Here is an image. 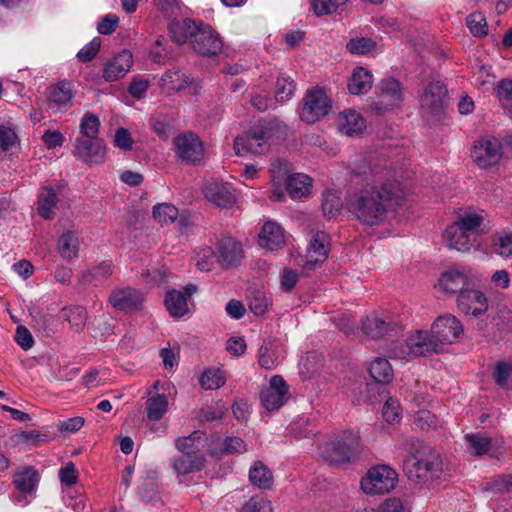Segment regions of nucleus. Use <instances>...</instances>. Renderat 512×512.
Wrapping results in <instances>:
<instances>
[{
    "label": "nucleus",
    "mask_w": 512,
    "mask_h": 512,
    "mask_svg": "<svg viewBox=\"0 0 512 512\" xmlns=\"http://www.w3.org/2000/svg\"><path fill=\"white\" fill-rule=\"evenodd\" d=\"M352 182L361 188L348 193V210L362 224L383 223L389 211L402 206L409 194L407 186L390 178V170L381 162H356L351 167Z\"/></svg>",
    "instance_id": "obj_1"
},
{
    "label": "nucleus",
    "mask_w": 512,
    "mask_h": 512,
    "mask_svg": "<svg viewBox=\"0 0 512 512\" xmlns=\"http://www.w3.org/2000/svg\"><path fill=\"white\" fill-rule=\"evenodd\" d=\"M483 211L468 209L450 224L443 233V240L449 249L469 252L477 246L478 238L486 233Z\"/></svg>",
    "instance_id": "obj_2"
},
{
    "label": "nucleus",
    "mask_w": 512,
    "mask_h": 512,
    "mask_svg": "<svg viewBox=\"0 0 512 512\" xmlns=\"http://www.w3.org/2000/svg\"><path fill=\"white\" fill-rule=\"evenodd\" d=\"M404 471L415 483L438 479L442 473V460L436 450L419 442L415 452L404 461Z\"/></svg>",
    "instance_id": "obj_3"
},
{
    "label": "nucleus",
    "mask_w": 512,
    "mask_h": 512,
    "mask_svg": "<svg viewBox=\"0 0 512 512\" xmlns=\"http://www.w3.org/2000/svg\"><path fill=\"white\" fill-rule=\"evenodd\" d=\"M441 350L433 339L431 332L416 330L404 342H397L388 351L389 357L403 361H410L419 356L439 353Z\"/></svg>",
    "instance_id": "obj_4"
},
{
    "label": "nucleus",
    "mask_w": 512,
    "mask_h": 512,
    "mask_svg": "<svg viewBox=\"0 0 512 512\" xmlns=\"http://www.w3.org/2000/svg\"><path fill=\"white\" fill-rule=\"evenodd\" d=\"M423 86L419 96L420 107L425 117H434L441 113L447 99V88L432 72L425 71L419 75Z\"/></svg>",
    "instance_id": "obj_5"
},
{
    "label": "nucleus",
    "mask_w": 512,
    "mask_h": 512,
    "mask_svg": "<svg viewBox=\"0 0 512 512\" xmlns=\"http://www.w3.org/2000/svg\"><path fill=\"white\" fill-rule=\"evenodd\" d=\"M359 435L353 430L344 431L339 440L327 442L320 447L321 457L334 464L349 462L358 452Z\"/></svg>",
    "instance_id": "obj_6"
},
{
    "label": "nucleus",
    "mask_w": 512,
    "mask_h": 512,
    "mask_svg": "<svg viewBox=\"0 0 512 512\" xmlns=\"http://www.w3.org/2000/svg\"><path fill=\"white\" fill-rule=\"evenodd\" d=\"M271 127H254L234 140L235 155L238 157L261 156L270 148Z\"/></svg>",
    "instance_id": "obj_7"
},
{
    "label": "nucleus",
    "mask_w": 512,
    "mask_h": 512,
    "mask_svg": "<svg viewBox=\"0 0 512 512\" xmlns=\"http://www.w3.org/2000/svg\"><path fill=\"white\" fill-rule=\"evenodd\" d=\"M332 108L331 99L323 88L308 89L303 97L300 107L302 121L313 124L326 116Z\"/></svg>",
    "instance_id": "obj_8"
},
{
    "label": "nucleus",
    "mask_w": 512,
    "mask_h": 512,
    "mask_svg": "<svg viewBox=\"0 0 512 512\" xmlns=\"http://www.w3.org/2000/svg\"><path fill=\"white\" fill-rule=\"evenodd\" d=\"M398 475L394 469L387 465H378L370 468L361 480V489L364 493L375 495L389 493L395 488Z\"/></svg>",
    "instance_id": "obj_9"
},
{
    "label": "nucleus",
    "mask_w": 512,
    "mask_h": 512,
    "mask_svg": "<svg viewBox=\"0 0 512 512\" xmlns=\"http://www.w3.org/2000/svg\"><path fill=\"white\" fill-rule=\"evenodd\" d=\"M431 334L439 349L442 351L445 345L451 344L463 333L461 322L451 314L439 316L431 326Z\"/></svg>",
    "instance_id": "obj_10"
},
{
    "label": "nucleus",
    "mask_w": 512,
    "mask_h": 512,
    "mask_svg": "<svg viewBox=\"0 0 512 512\" xmlns=\"http://www.w3.org/2000/svg\"><path fill=\"white\" fill-rule=\"evenodd\" d=\"M289 397V389L285 380L280 375H274L269 385L260 391L262 406L268 411H275L281 408Z\"/></svg>",
    "instance_id": "obj_11"
},
{
    "label": "nucleus",
    "mask_w": 512,
    "mask_h": 512,
    "mask_svg": "<svg viewBox=\"0 0 512 512\" xmlns=\"http://www.w3.org/2000/svg\"><path fill=\"white\" fill-rule=\"evenodd\" d=\"M379 92V100L373 103L377 111H385L399 105L403 100V88L396 79L392 77L382 79L376 86Z\"/></svg>",
    "instance_id": "obj_12"
},
{
    "label": "nucleus",
    "mask_w": 512,
    "mask_h": 512,
    "mask_svg": "<svg viewBox=\"0 0 512 512\" xmlns=\"http://www.w3.org/2000/svg\"><path fill=\"white\" fill-rule=\"evenodd\" d=\"M191 44L195 52L207 57L217 55L223 46L218 34L207 24H201Z\"/></svg>",
    "instance_id": "obj_13"
},
{
    "label": "nucleus",
    "mask_w": 512,
    "mask_h": 512,
    "mask_svg": "<svg viewBox=\"0 0 512 512\" xmlns=\"http://www.w3.org/2000/svg\"><path fill=\"white\" fill-rule=\"evenodd\" d=\"M39 482V475L35 468L26 467L14 474L13 485L17 493L14 498L17 503L26 505L29 503V496H32Z\"/></svg>",
    "instance_id": "obj_14"
},
{
    "label": "nucleus",
    "mask_w": 512,
    "mask_h": 512,
    "mask_svg": "<svg viewBox=\"0 0 512 512\" xmlns=\"http://www.w3.org/2000/svg\"><path fill=\"white\" fill-rule=\"evenodd\" d=\"M109 303L116 310L130 313L142 307L143 295L132 287L117 288L111 292Z\"/></svg>",
    "instance_id": "obj_15"
},
{
    "label": "nucleus",
    "mask_w": 512,
    "mask_h": 512,
    "mask_svg": "<svg viewBox=\"0 0 512 512\" xmlns=\"http://www.w3.org/2000/svg\"><path fill=\"white\" fill-rule=\"evenodd\" d=\"M457 306L464 314L477 317L488 310V300L480 290L464 289L457 297Z\"/></svg>",
    "instance_id": "obj_16"
},
{
    "label": "nucleus",
    "mask_w": 512,
    "mask_h": 512,
    "mask_svg": "<svg viewBox=\"0 0 512 512\" xmlns=\"http://www.w3.org/2000/svg\"><path fill=\"white\" fill-rule=\"evenodd\" d=\"M178 156L182 160H200L204 156V145L199 136L191 131L174 138Z\"/></svg>",
    "instance_id": "obj_17"
},
{
    "label": "nucleus",
    "mask_w": 512,
    "mask_h": 512,
    "mask_svg": "<svg viewBox=\"0 0 512 512\" xmlns=\"http://www.w3.org/2000/svg\"><path fill=\"white\" fill-rule=\"evenodd\" d=\"M329 236L323 232L315 233L307 247V261L304 270H313L325 262L329 253Z\"/></svg>",
    "instance_id": "obj_18"
},
{
    "label": "nucleus",
    "mask_w": 512,
    "mask_h": 512,
    "mask_svg": "<svg viewBox=\"0 0 512 512\" xmlns=\"http://www.w3.org/2000/svg\"><path fill=\"white\" fill-rule=\"evenodd\" d=\"M203 193L209 202L222 208L229 207L236 201V195L229 183L207 182L203 187Z\"/></svg>",
    "instance_id": "obj_19"
},
{
    "label": "nucleus",
    "mask_w": 512,
    "mask_h": 512,
    "mask_svg": "<svg viewBox=\"0 0 512 512\" xmlns=\"http://www.w3.org/2000/svg\"><path fill=\"white\" fill-rule=\"evenodd\" d=\"M132 64V53L129 50L124 49L104 65L103 78L106 82L117 81L130 71Z\"/></svg>",
    "instance_id": "obj_20"
},
{
    "label": "nucleus",
    "mask_w": 512,
    "mask_h": 512,
    "mask_svg": "<svg viewBox=\"0 0 512 512\" xmlns=\"http://www.w3.org/2000/svg\"><path fill=\"white\" fill-rule=\"evenodd\" d=\"M260 245L268 250H277L285 244V231L283 227L275 221H267L262 227L259 235Z\"/></svg>",
    "instance_id": "obj_21"
},
{
    "label": "nucleus",
    "mask_w": 512,
    "mask_h": 512,
    "mask_svg": "<svg viewBox=\"0 0 512 512\" xmlns=\"http://www.w3.org/2000/svg\"><path fill=\"white\" fill-rule=\"evenodd\" d=\"M471 157L474 160L502 157V143L494 136H484L474 142Z\"/></svg>",
    "instance_id": "obj_22"
},
{
    "label": "nucleus",
    "mask_w": 512,
    "mask_h": 512,
    "mask_svg": "<svg viewBox=\"0 0 512 512\" xmlns=\"http://www.w3.org/2000/svg\"><path fill=\"white\" fill-rule=\"evenodd\" d=\"M241 244L230 237H225L217 242V255L219 263L224 268L236 264L242 258Z\"/></svg>",
    "instance_id": "obj_23"
},
{
    "label": "nucleus",
    "mask_w": 512,
    "mask_h": 512,
    "mask_svg": "<svg viewBox=\"0 0 512 512\" xmlns=\"http://www.w3.org/2000/svg\"><path fill=\"white\" fill-rule=\"evenodd\" d=\"M202 23H196L190 18L178 19L174 17L168 25L173 40L178 44L185 43L188 39L192 42L194 35L200 30Z\"/></svg>",
    "instance_id": "obj_24"
},
{
    "label": "nucleus",
    "mask_w": 512,
    "mask_h": 512,
    "mask_svg": "<svg viewBox=\"0 0 512 512\" xmlns=\"http://www.w3.org/2000/svg\"><path fill=\"white\" fill-rule=\"evenodd\" d=\"M338 129L349 137L358 136L365 129V120L356 111L347 109L338 116Z\"/></svg>",
    "instance_id": "obj_25"
},
{
    "label": "nucleus",
    "mask_w": 512,
    "mask_h": 512,
    "mask_svg": "<svg viewBox=\"0 0 512 512\" xmlns=\"http://www.w3.org/2000/svg\"><path fill=\"white\" fill-rule=\"evenodd\" d=\"M152 392L153 391L146 392V420L149 422H156L161 420L168 412L169 401L166 394H151Z\"/></svg>",
    "instance_id": "obj_26"
},
{
    "label": "nucleus",
    "mask_w": 512,
    "mask_h": 512,
    "mask_svg": "<svg viewBox=\"0 0 512 512\" xmlns=\"http://www.w3.org/2000/svg\"><path fill=\"white\" fill-rule=\"evenodd\" d=\"M204 455L183 454L172 460V466L177 475H187L201 471L205 466Z\"/></svg>",
    "instance_id": "obj_27"
},
{
    "label": "nucleus",
    "mask_w": 512,
    "mask_h": 512,
    "mask_svg": "<svg viewBox=\"0 0 512 512\" xmlns=\"http://www.w3.org/2000/svg\"><path fill=\"white\" fill-rule=\"evenodd\" d=\"M75 153L81 158L103 157L105 145L98 137L80 136L76 141Z\"/></svg>",
    "instance_id": "obj_28"
},
{
    "label": "nucleus",
    "mask_w": 512,
    "mask_h": 512,
    "mask_svg": "<svg viewBox=\"0 0 512 512\" xmlns=\"http://www.w3.org/2000/svg\"><path fill=\"white\" fill-rule=\"evenodd\" d=\"M192 84V79L180 70H168L161 79L160 85L168 94L184 90Z\"/></svg>",
    "instance_id": "obj_29"
},
{
    "label": "nucleus",
    "mask_w": 512,
    "mask_h": 512,
    "mask_svg": "<svg viewBox=\"0 0 512 512\" xmlns=\"http://www.w3.org/2000/svg\"><path fill=\"white\" fill-rule=\"evenodd\" d=\"M312 179L303 173H294L287 177L286 189L293 199H301L309 195Z\"/></svg>",
    "instance_id": "obj_30"
},
{
    "label": "nucleus",
    "mask_w": 512,
    "mask_h": 512,
    "mask_svg": "<svg viewBox=\"0 0 512 512\" xmlns=\"http://www.w3.org/2000/svg\"><path fill=\"white\" fill-rule=\"evenodd\" d=\"M373 85V76L364 67H356L348 82V90L353 95H361L368 92Z\"/></svg>",
    "instance_id": "obj_31"
},
{
    "label": "nucleus",
    "mask_w": 512,
    "mask_h": 512,
    "mask_svg": "<svg viewBox=\"0 0 512 512\" xmlns=\"http://www.w3.org/2000/svg\"><path fill=\"white\" fill-rule=\"evenodd\" d=\"M468 283V275L464 270L450 269L441 275L439 286L448 293H455L464 290Z\"/></svg>",
    "instance_id": "obj_32"
},
{
    "label": "nucleus",
    "mask_w": 512,
    "mask_h": 512,
    "mask_svg": "<svg viewBox=\"0 0 512 512\" xmlns=\"http://www.w3.org/2000/svg\"><path fill=\"white\" fill-rule=\"evenodd\" d=\"M206 437L201 431H194L189 436L179 437L176 440V448L183 454L202 455L205 448Z\"/></svg>",
    "instance_id": "obj_33"
},
{
    "label": "nucleus",
    "mask_w": 512,
    "mask_h": 512,
    "mask_svg": "<svg viewBox=\"0 0 512 512\" xmlns=\"http://www.w3.org/2000/svg\"><path fill=\"white\" fill-rule=\"evenodd\" d=\"M58 193L52 186H45L38 194V214L45 220L54 217L53 209L58 203Z\"/></svg>",
    "instance_id": "obj_34"
},
{
    "label": "nucleus",
    "mask_w": 512,
    "mask_h": 512,
    "mask_svg": "<svg viewBox=\"0 0 512 512\" xmlns=\"http://www.w3.org/2000/svg\"><path fill=\"white\" fill-rule=\"evenodd\" d=\"M249 480L259 489H270L273 484V475L270 469L261 461H256L249 469Z\"/></svg>",
    "instance_id": "obj_35"
},
{
    "label": "nucleus",
    "mask_w": 512,
    "mask_h": 512,
    "mask_svg": "<svg viewBox=\"0 0 512 512\" xmlns=\"http://www.w3.org/2000/svg\"><path fill=\"white\" fill-rule=\"evenodd\" d=\"M79 245L78 235L68 230L58 240V252L63 259L71 261L78 256Z\"/></svg>",
    "instance_id": "obj_36"
},
{
    "label": "nucleus",
    "mask_w": 512,
    "mask_h": 512,
    "mask_svg": "<svg viewBox=\"0 0 512 512\" xmlns=\"http://www.w3.org/2000/svg\"><path fill=\"white\" fill-rule=\"evenodd\" d=\"M165 306L174 318H180L188 312L186 296L181 291H168L165 296Z\"/></svg>",
    "instance_id": "obj_37"
},
{
    "label": "nucleus",
    "mask_w": 512,
    "mask_h": 512,
    "mask_svg": "<svg viewBox=\"0 0 512 512\" xmlns=\"http://www.w3.org/2000/svg\"><path fill=\"white\" fill-rule=\"evenodd\" d=\"M370 376L381 384H386L393 379V369L390 362L386 358L377 357L369 366Z\"/></svg>",
    "instance_id": "obj_38"
},
{
    "label": "nucleus",
    "mask_w": 512,
    "mask_h": 512,
    "mask_svg": "<svg viewBox=\"0 0 512 512\" xmlns=\"http://www.w3.org/2000/svg\"><path fill=\"white\" fill-rule=\"evenodd\" d=\"M362 330L372 338H381L389 334L391 323H387L377 315H369L362 321Z\"/></svg>",
    "instance_id": "obj_39"
},
{
    "label": "nucleus",
    "mask_w": 512,
    "mask_h": 512,
    "mask_svg": "<svg viewBox=\"0 0 512 512\" xmlns=\"http://www.w3.org/2000/svg\"><path fill=\"white\" fill-rule=\"evenodd\" d=\"M279 346L274 342H264L259 349V365L267 370L274 369L280 363Z\"/></svg>",
    "instance_id": "obj_40"
},
{
    "label": "nucleus",
    "mask_w": 512,
    "mask_h": 512,
    "mask_svg": "<svg viewBox=\"0 0 512 512\" xmlns=\"http://www.w3.org/2000/svg\"><path fill=\"white\" fill-rule=\"evenodd\" d=\"M111 274L112 263L110 261H104L84 272L81 276V281L85 284H93L94 286H97L105 282Z\"/></svg>",
    "instance_id": "obj_41"
},
{
    "label": "nucleus",
    "mask_w": 512,
    "mask_h": 512,
    "mask_svg": "<svg viewBox=\"0 0 512 512\" xmlns=\"http://www.w3.org/2000/svg\"><path fill=\"white\" fill-rule=\"evenodd\" d=\"M468 452L475 456L486 454L491 448V438L482 432L471 433L465 436Z\"/></svg>",
    "instance_id": "obj_42"
},
{
    "label": "nucleus",
    "mask_w": 512,
    "mask_h": 512,
    "mask_svg": "<svg viewBox=\"0 0 512 512\" xmlns=\"http://www.w3.org/2000/svg\"><path fill=\"white\" fill-rule=\"evenodd\" d=\"M322 211L324 216L334 218L342 209L340 192L334 189H326L322 194Z\"/></svg>",
    "instance_id": "obj_43"
},
{
    "label": "nucleus",
    "mask_w": 512,
    "mask_h": 512,
    "mask_svg": "<svg viewBox=\"0 0 512 512\" xmlns=\"http://www.w3.org/2000/svg\"><path fill=\"white\" fill-rule=\"evenodd\" d=\"M296 90V83L294 80L285 74L277 78L275 84V100L280 103L290 100Z\"/></svg>",
    "instance_id": "obj_44"
},
{
    "label": "nucleus",
    "mask_w": 512,
    "mask_h": 512,
    "mask_svg": "<svg viewBox=\"0 0 512 512\" xmlns=\"http://www.w3.org/2000/svg\"><path fill=\"white\" fill-rule=\"evenodd\" d=\"M493 377L501 388L512 390V360L497 362Z\"/></svg>",
    "instance_id": "obj_45"
},
{
    "label": "nucleus",
    "mask_w": 512,
    "mask_h": 512,
    "mask_svg": "<svg viewBox=\"0 0 512 512\" xmlns=\"http://www.w3.org/2000/svg\"><path fill=\"white\" fill-rule=\"evenodd\" d=\"M405 158L406 154L404 153V150L398 146H394L391 143L378 146L375 148L374 154L369 155L370 160H403Z\"/></svg>",
    "instance_id": "obj_46"
},
{
    "label": "nucleus",
    "mask_w": 512,
    "mask_h": 512,
    "mask_svg": "<svg viewBox=\"0 0 512 512\" xmlns=\"http://www.w3.org/2000/svg\"><path fill=\"white\" fill-rule=\"evenodd\" d=\"M50 101L57 107L66 106L72 99L71 86L67 82H59L51 90Z\"/></svg>",
    "instance_id": "obj_47"
},
{
    "label": "nucleus",
    "mask_w": 512,
    "mask_h": 512,
    "mask_svg": "<svg viewBox=\"0 0 512 512\" xmlns=\"http://www.w3.org/2000/svg\"><path fill=\"white\" fill-rule=\"evenodd\" d=\"M219 263L217 253L211 247H203L196 251V266L201 271H211Z\"/></svg>",
    "instance_id": "obj_48"
},
{
    "label": "nucleus",
    "mask_w": 512,
    "mask_h": 512,
    "mask_svg": "<svg viewBox=\"0 0 512 512\" xmlns=\"http://www.w3.org/2000/svg\"><path fill=\"white\" fill-rule=\"evenodd\" d=\"M225 376L219 369H207L202 373L200 385L205 390L219 389L225 384Z\"/></svg>",
    "instance_id": "obj_49"
},
{
    "label": "nucleus",
    "mask_w": 512,
    "mask_h": 512,
    "mask_svg": "<svg viewBox=\"0 0 512 512\" xmlns=\"http://www.w3.org/2000/svg\"><path fill=\"white\" fill-rule=\"evenodd\" d=\"M178 214V209L172 204L160 203L153 207V217L162 225L174 222Z\"/></svg>",
    "instance_id": "obj_50"
},
{
    "label": "nucleus",
    "mask_w": 512,
    "mask_h": 512,
    "mask_svg": "<svg viewBox=\"0 0 512 512\" xmlns=\"http://www.w3.org/2000/svg\"><path fill=\"white\" fill-rule=\"evenodd\" d=\"M466 25L471 34L475 37H484L488 33V26L484 15L480 12H473L466 17Z\"/></svg>",
    "instance_id": "obj_51"
},
{
    "label": "nucleus",
    "mask_w": 512,
    "mask_h": 512,
    "mask_svg": "<svg viewBox=\"0 0 512 512\" xmlns=\"http://www.w3.org/2000/svg\"><path fill=\"white\" fill-rule=\"evenodd\" d=\"M376 42L368 37L351 38L347 44V50L356 55H365L376 48Z\"/></svg>",
    "instance_id": "obj_52"
},
{
    "label": "nucleus",
    "mask_w": 512,
    "mask_h": 512,
    "mask_svg": "<svg viewBox=\"0 0 512 512\" xmlns=\"http://www.w3.org/2000/svg\"><path fill=\"white\" fill-rule=\"evenodd\" d=\"M249 309L257 316L265 314L271 303L270 299L262 291L251 292L248 296Z\"/></svg>",
    "instance_id": "obj_53"
},
{
    "label": "nucleus",
    "mask_w": 512,
    "mask_h": 512,
    "mask_svg": "<svg viewBox=\"0 0 512 512\" xmlns=\"http://www.w3.org/2000/svg\"><path fill=\"white\" fill-rule=\"evenodd\" d=\"M149 124L155 134L161 139H167L172 134L173 127L165 115H154L150 118Z\"/></svg>",
    "instance_id": "obj_54"
},
{
    "label": "nucleus",
    "mask_w": 512,
    "mask_h": 512,
    "mask_svg": "<svg viewBox=\"0 0 512 512\" xmlns=\"http://www.w3.org/2000/svg\"><path fill=\"white\" fill-rule=\"evenodd\" d=\"M497 96L503 107L512 115V80L502 79L499 82Z\"/></svg>",
    "instance_id": "obj_55"
},
{
    "label": "nucleus",
    "mask_w": 512,
    "mask_h": 512,
    "mask_svg": "<svg viewBox=\"0 0 512 512\" xmlns=\"http://www.w3.org/2000/svg\"><path fill=\"white\" fill-rule=\"evenodd\" d=\"M271 502L262 496L251 497L242 507L241 512H272Z\"/></svg>",
    "instance_id": "obj_56"
},
{
    "label": "nucleus",
    "mask_w": 512,
    "mask_h": 512,
    "mask_svg": "<svg viewBox=\"0 0 512 512\" xmlns=\"http://www.w3.org/2000/svg\"><path fill=\"white\" fill-rule=\"evenodd\" d=\"M99 126V118L92 113H86L80 123L81 136L97 137Z\"/></svg>",
    "instance_id": "obj_57"
},
{
    "label": "nucleus",
    "mask_w": 512,
    "mask_h": 512,
    "mask_svg": "<svg viewBox=\"0 0 512 512\" xmlns=\"http://www.w3.org/2000/svg\"><path fill=\"white\" fill-rule=\"evenodd\" d=\"M382 414L387 423L393 424L398 422L401 417L399 402L393 398H388L383 406Z\"/></svg>",
    "instance_id": "obj_58"
},
{
    "label": "nucleus",
    "mask_w": 512,
    "mask_h": 512,
    "mask_svg": "<svg viewBox=\"0 0 512 512\" xmlns=\"http://www.w3.org/2000/svg\"><path fill=\"white\" fill-rule=\"evenodd\" d=\"M221 451L226 454H241L247 451L246 443L239 437H226L221 444Z\"/></svg>",
    "instance_id": "obj_59"
},
{
    "label": "nucleus",
    "mask_w": 512,
    "mask_h": 512,
    "mask_svg": "<svg viewBox=\"0 0 512 512\" xmlns=\"http://www.w3.org/2000/svg\"><path fill=\"white\" fill-rule=\"evenodd\" d=\"M495 246L497 253L501 256H512V233L503 232L502 234H499L496 239Z\"/></svg>",
    "instance_id": "obj_60"
},
{
    "label": "nucleus",
    "mask_w": 512,
    "mask_h": 512,
    "mask_svg": "<svg viewBox=\"0 0 512 512\" xmlns=\"http://www.w3.org/2000/svg\"><path fill=\"white\" fill-rule=\"evenodd\" d=\"M311 7L317 16H323L336 11L338 2L333 0H311Z\"/></svg>",
    "instance_id": "obj_61"
},
{
    "label": "nucleus",
    "mask_w": 512,
    "mask_h": 512,
    "mask_svg": "<svg viewBox=\"0 0 512 512\" xmlns=\"http://www.w3.org/2000/svg\"><path fill=\"white\" fill-rule=\"evenodd\" d=\"M148 87L149 81L146 78L142 76H136L130 83L128 92L133 98L141 99L145 95Z\"/></svg>",
    "instance_id": "obj_62"
},
{
    "label": "nucleus",
    "mask_w": 512,
    "mask_h": 512,
    "mask_svg": "<svg viewBox=\"0 0 512 512\" xmlns=\"http://www.w3.org/2000/svg\"><path fill=\"white\" fill-rule=\"evenodd\" d=\"M16 141L15 131L10 127L0 125V153L9 150L15 145Z\"/></svg>",
    "instance_id": "obj_63"
},
{
    "label": "nucleus",
    "mask_w": 512,
    "mask_h": 512,
    "mask_svg": "<svg viewBox=\"0 0 512 512\" xmlns=\"http://www.w3.org/2000/svg\"><path fill=\"white\" fill-rule=\"evenodd\" d=\"M99 48L100 39L94 38L90 43H88L77 53V57L83 63L89 62L97 55Z\"/></svg>",
    "instance_id": "obj_64"
}]
</instances>
